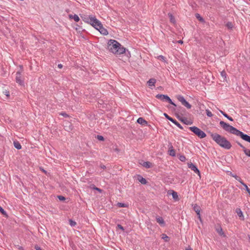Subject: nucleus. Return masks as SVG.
Segmentation results:
<instances>
[{"label":"nucleus","instance_id":"a18cd8bd","mask_svg":"<svg viewBox=\"0 0 250 250\" xmlns=\"http://www.w3.org/2000/svg\"><path fill=\"white\" fill-rule=\"evenodd\" d=\"M35 249L36 250H42L41 248L37 245L35 246Z\"/></svg>","mask_w":250,"mask_h":250},{"label":"nucleus","instance_id":"423d86ee","mask_svg":"<svg viewBox=\"0 0 250 250\" xmlns=\"http://www.w3.org/2000/svg\"><path fill=\"white\" fill-rule=\"evenodd\" d=\"M156 98L158 99L161 100L163 101H167L170 103V104L176 106V104L172 101L171 99L167 95H163V94H157L156 96Z\"/></svg>","mask_w":250,"mask_h":250},{"label":"nucleus","instance_id":"a19ab883","mask_svg":"<svg viewBox=\"0 0 250 250\" xmlns=\"http://www.w3.org/2000/svg\"><path fill=\"white\" fill-rule=\"evenodd\" d=\"M0 212L2 214H6V212L4 211V210L0 206Z\"/></svg>","mask_w":250,"mask_h":250},{"label":"nucleus","instance_id":"c85d7f7f","mask_svg":"<svg viewBox=\"0 0 250 250\" xmlns=\"http://www.w3.org/2000/svg\"><path fill=\"white\" fill-rule=\"evenodd\" d=\"M236 212L237 213V215H238L239 217H243V212L239 208H237L236 209Z\"/></svg>","mask_w":250,"mask_h":250},{"label":"nucleus","instance_id":"1a4fd4ad","mask_svg":"<svg viewBox=\"0 0 250 250\" xmlns=\"http://www.w3.org/2000/svg\"><path fill=\"white\" fill-rule=\"evenodd\" d=\"M97 28L98 29H96L98 30L102 34L104 35H107L108 34L107 30L103 26L102 23L101 25H100Z\"/></svg>","mask_w":250,"mask_h":250},{"label":"nucleus","instance_id":"4be33fe9","mask_svg":"<svg viewBox=\"0 0 250 250\" xmlns=\"http://www.w3.org/2000/svg\"><path fill=\"white\" fill-rule=\"evenodd\" d=\"M171 194H172L173 198L174 200H177L178 199V196L177 193L176 192H175L174 191H172Z\"/></svg>","mask_w":250,"mask_h":250},{"label":"nucleus","instance_id":"58836bf2","mask_svg":"<svg viewBox=\"0 0 250 250\" xmlns=\"http://www.w3.org/2000/svg\"><path fill=\"white\" fill-rule=\"evenodd\" d=\"M217 232L220 234L223 235V232H222V229L221 228L218 229H217Z\"/></svg>","mask_w":250,"mask_h":250},{"label":"nucleus","instance_id":"c756f323","mask_svg":"<svg viewBox=\"0 0 250 250\" xmlns=\"http://www.w3.org/2000/svg\"><path fill=\"white\" fill-rule=\"evenodd\" d=\"M157 58L158 59L164 62H166V58L164 56H162V55H160V56H158L157 57Z\"/></svg>","mask_w":250,"mask_h":250},{"label":"nucleus","instance_id":"b1692460","mask_svg":"<svg viewBox=\"0 0 250 250\" xmlns=\"http://www.w3.org/2000/svg\"><path fill=\"white\" fill-rule=\"evenodd\" d=\"M162 238L165 241L168 242L169 240V237L166 234H162Z\"/></svg>","mask_w":250,"mask_h":250},{"label":"nucleus","instance_id":"2f4dec72","mask_svg":"<svg viewBox=\"0 0 250 250\" xmlns=\"http://www.w3.org/2000/svg\"><path fill=\"white\" fill-rule=\"evenodd\" d=\"M117 205L120 208H125L127 207V205L126 204L122 203H118L117 204Z\"/></svg>","mask_w":250,"mask_h":250},{"label":"nucleus","instance_id":"9d476101","mask_svg":"<svg viewBox=\"0 0 250 250\" xmlns=\"http://www.w3.org/2000/svg\"><path fill=\"white\" fill-rule=\"evenodd\" d=\"M188 167L195 173H197L199 175H200V171L195 165L191 163L188 164Z\"/></svg>","mask_w":250,"mask_h":250},{"label":"nucleus","instance_id":"393cba45","mask_svg":"<svg viewBox=\"0 0 250 250\" xmlns=\"http://www.w3.org/2000/svg\"><path fill=\"white\" fill-rule=\"evenodd\" d=\"M221 75L223 81H226L227 78V74L225 71H223L221 72Z\"/></svg>","mask_w":250,"mask_h":250},{"label":"nucleus","instance_id":"49530a36","mask_svg":"<svg viewBox=\"0 0 250 250\" xmlns=\"http://www.w3.org/2000/svg\"><path fill=\"white\" fill-rule=\"evenodd\" d=\"M94 189H96L97 187H95L94 185H92L90 187Z\"/></svg>","mask_w":250,"mask_h":250},{"label":"nucleus","instance_id":"ea45409f","mask_svg":"<svg viewBox=\"0 0 250 250\" xmlns=\"http://www.w3.org/2000/svg\"><path fill=\"white\" fill-rule=\"evenodd\" d=\"M58 197L59 199L61 201H64L65 199V197L62 196H58Z\"/></svg>","mask_w":250,"mask_h":250},{"label":"nucleus","instance_id":"4468645a","mask_svg":"<svg viewBox=\"0 0 250 250\" xmlns=\"http://www.w3.org/2000/svg\"><path fill=\"white\" fill-rule=\"evenodd\" d=\"M69 18L70 19H73L76 22H78L80 21V18L77 15H69Z\"/></svg>","mask_w":250,"mask_h":250},{"label":"nucleus","instance_id":"f704fd0d","mask_svg":"<svg viewBox=\"0 0 250 250\" xmlns=\"http://www.w3.org/2000/svg\"><path fill=\"white\" fill-rule=\"evenodd\" d=\"M226 26L229 29H231L233 27V24L231 22H229L226 24Z\"/></svg>","mask_w":250,"mask_h":250},{"label":"nucleus","instance_id":"412c9836","mask_svg":"<svg viewBox=\"0 0 250 250\" xmlns=\"http://www.w3.org/2000/svg\"><path fill=\"white\" fill-rule=\"evenodd\" d=\"M142 165L146 168H149L151 167L152 164L149 162H144Z\"/></svg>","mask_w":250,"mask_h":250},{"label":"nucleus","instance_id":"f257e3e1","mask_svg":"<svg viewBox=\"0 0 250 250\" xmlns=\"http://www.w3.org/2000/svg\"><path fill=\"white\" fill-rule=\"evenodd\" d=\"M220 125L226 131H228L236 136H240L243 140L250 143V136L244 134L242 132L239 131L236 128L224 122V121H220Z\"/></svg>","mask_w":250,"mask_h":250},{"label":"nucleus","instance_id":"e433bc0d","mask_svg":"<svg viewBox=\"0 0 250 250\" xmlns=\"http://www.w3.org/2000/svg\"><path fill=\"white\" fill-rule=\"evenodd\" d=\"M3 93L6 95L7 97H9V92L8 91H7V90H5L4 91H3Z\"/></svg>","mask_w":250,"mask_h":250},{"label":"nucleus","instance_id":"473e14b6","mask_svg":"<svg viewBox=\"0 0 250 250\" xmlns=\"http://www.w3.org/2000/svg\"><path fill=\"white\" fill-rule=\"evenodd\" d=\"M179 159L182 162H185L186 160V157L184 155H180Z\"/></svg>","mask_w":250,"mask_h":250},{"label":"nucleus","instance_id":"f03ea898","mask_svg":"<svg viewBox=\"0 0 250 250\" xmlns=\"http://www.w3.org/2000/svg\"><path fill=\"white\" fill-rule=\"evenodd\" d=\"M108 49L115 55H121L125 53L126 49L119 42L114 40H110L108 42Z\"/></svg>","mask_w":250,"mask_h":250},{"label":"nucleus","instance_id":"6e6552de","mask_svg":"<svg viewBox=\"0 0 250 250\" xmlns=\"http://www.w3.org/2000/svg\"><path fill=\"white\" fill-rule=\"evenodd\" d=\"M164 115L168 120H169L171 122H172V123H173L178 127H179L181 129L183 128L181 125L178 122H177L175 120L173 119L171 117H169L167 113H164Z\"/></svg>","mask_w":250,"mask_h":250},{"label":"nucleus","instance_id":"9b49d317","mask_svg":"<svg viewBox=\"0 0 250 250\" xmlns=\"http://www.w3.org/2000/svg\"><path fill=\"white\" fill-rule=\"evenodd\" d=\"M16 80L17 83L20 85L23 84V81L21 80V74L20 72H17L16 73Z\"/></svg>","mask_w":250,"mask_h":250},{"label":"nucleus","instance_id":"3c124183","mask_svg":"<svg viewBox=\"0 0 250 250\" xmlns=\"http://www.w3.org/2000/svg\"><path fill=\"white\" fill-rule=\"evenodd\" d=\"M185 250H193L192 249H191L190 248H188V249H186Z\"/></svg>","mask_w":250,"mask_h":250},{"label":"nucleus","instance_id":"603ef678","mask_svg":"<svg viewBox=\"0 0 250 250\" xmlns=\"http://www.w3.org/2000/svg\"><path fill=\"white\" fill-rule=\"evenodd\" d=\"M101 168H105V166H104V165L102 166H101Z\"/></svg>","mask_w":250,"mask_h":250},{"label":"nucleus","instance_id":"a211bd4d","mask_svg":"<svg viewBox=\"0 0 250 250\" xmlns=\"http://www.w3.org/2000/svg\"><path fill=\"white\" fill-rule=\"evenodd\" d=\"M157 222L161 225H165V222L164 219L161 217H158L156 218Z\"/></svg>","mask_w":250,"mask_h":250},{"label":"nucleus","instance_id":"bb28decb","mask_svg":"<svg viewBox=\"0 0 250 250\" xmlns=\"http://www.w3.org/2000/svg\"><path fill=\"white\" fill-rule=\"evenodd\" d=\"M241 184L245 188L246 190L249 193V194L250 196V189L248 187L247 185L245 184L244 182H241Z\"/></svg>","mask_w":250,"mask_h":250},{"label":"nucleus","instance_id":"37998d69","mask_svg":"<svg viewBox=\"0 0 250 250\" xmlns=\"http://www.w3.org/2000/svg\"><path fill=\"white\" fill-rule=\"evenodd\" d=\"M60 115H61L65 117H67L68 116V115L65 112H62L60 113Z\"/></svg>","mask_w":250,"mask_h":250},{"label":"nucleus","instance_id":"09e8293b","mask_svg":"<svg viewBox=\"0 0 250 250\" xmlns=\"http://www.w3.org/2000/svg\"><path fill=\"white\" fill-rule=\"evenodd\" d=\"M96 190H98V191H99L100 192H102V190L101 189H100L99 188H97L96 189Z\"/></svg>","mask_w":250,"mask_h":250},{"label":"nucleus","instance_id":"0eeeda50","mask_svg":"<svg viewBox=\"0 0 250 250\" xmlns=\"http://www.w3.org/2000/svg\"><path fill=\"white\" fill-rule=\"evenodd\" d=\"M177 99L187 108L190 109L191 108V105L185 99L183 96L179 95Z\"/></svg>","mask_w":250,"mask_h":250},{"label":"nucleus","instance_id":"79ce46f5","mask_svg":"<svg viewBox=\"0 0 250 250\" xmlns=\"http://www.w3.org/2000/svg\"><path fill=\"white\" fill-rule=\"evenodd\" d=\"M238 145L243 149V151H244V149H246V148L244 146L241 144L238 143Z\"/></svg>","mask_w":250,"mask_h":250},{"label":"nucleus","instance_id":"72a5a7b5","mask_svg":"<svg viewBox=\"0 0 250 250\" xmlns=\"http://www.w3.org/2000/svg\"><path fill=\"white\" fill-rule=\"evenodd\" d=\"M206 111L207 115L208 117H211L213 116V114H212V113L208 109H206Z\"/></svg>","mask_w":250,"mask_h":250},{"label":"nucleus","instance_id":"2eb2a0df","mask_svg":"<svg viewBox=\"0 0 250 250\" xmlns=\"http://www.w3.org/2000/svg\"><path fill=\"white\" fill-rule=\"evenodd\" d=\"M138 180L141 184L144 185L146 184L147 183L146 179L144 178L141 175L138 176Z\"/></svg>","mask_w":250,"mask_h":250},{"label":"nucleus","instance_id":"5fc2aeb1","mask_svg":"<svg viewBox=\"0 0 250 250\" xmlns=\"http://www.w3.org/2000/svg\"><path fill=\"white\" fill-rule=\"evenodd\" d=\"M19 249H20V250H23L22 248V247H20Z\"/></svg>","mask_w":250,"mask_h":250},{"label":"nucleus","instance_id":"f8f14e48","mask_svg":"<svg viewBox=\"0 0 250 250\" xmlns=\"http://www.w3.org/2000/svg\"><path fill=\"white\" fill-rule=\"evenodd\" d=\"M137 123L142 125L147 126V122L142 117H140L137 121Z\"/></svg>","mask_w":250,"mask_h":250},{"label":"nucleus","instance_id":"6ab92c4d","mask_svg":"<svg viewBox=\"0 0 250 250\" xmlns=\"http://www.w3.org/2000/svg\"><path fill=\"white\" fill-rule=\"evenodd\" d=\"M14 146L15 147L18 149H21V146L18 141H14Z\"/></svg>","mask_w":250,"mask_h":250},{"label":"nucleus","instance_id":"c9c22d12","mask_svg":"<svg viewBox=\"0 0 250 250\" xmlns=\"http://www.w3.org/2000/svg\"><path fill=\"white\" fill-rule=\"evenodd\" d=\"M69 224L71 226L74 227L76 225V223L75 221L70 219L69 220Z\"/></svg>","mask_w":250,"mask_h":250},{"label":"nucleus","instance_id":"de8ad7c7","mask_svg":"<svg viewBox=\"0 0 250 250\" xmlns=\"http://www.w3.org/2000/svg\"><path fill=\"white\" fill-rule=\"evenodd\" d=\"M58 66L59 68H62V64H59Z\"/></svg>","mask_w":250,"mask_h":250},{"label":"nucleus","instance_id":"dca6fc26","mask_svg":"<svg viewBox=\"0 0 250 250\" xmlns=\"http://www.w3.org/2000/svg\"><path fill=\"white\" fill-rule=\"evenodd\" d=\"M156 82V79L152 78V79H149L147 83L149 86H152V85H154Z\"/></svg>","mask_w":250,"mask_h":250},{"label":"nucleus","instance_id":"8fccbe9b","mask_svg":"<svg viewBox=\"0 0 250 250\" xmlns=\"http://www.w3.org/2000/svg\"><path fill=\"white\" fill-rule=\"evenodd\" d=\"M177 42L181 44H182L183 43V42L182 40H179V41H177Z\"/></svg>","mask_w":250,"mask_h":250},{"label":"nucleus","instance_id":"a878e982","mask_svg":"<svg viewBox=\"0 0 250 250\" xmlns=\"http://www.w3.org/2000/svg\"><path fill=\"white\" fill-rule=\"evenodd\" d=\"M195 17L201 22H204V20L199 14H196Z\"/></svg>","mask_w":250,"mask_h":250},{"label":"nucleus","instance_id":"20e7f679","mask_svg":"<svg viewBox=\"0 0 250 250\" xmlns=\"http://www.w3.org/2000/svg\"><path fill=\"white\" fill-rule=\"evenodd\" d=\"M211 136L212 139L221 147L227 149L230 148L231 146L230 143L225 137L216 133L212 134Z\"/></svg>","mask_w":250,"mask_h":250},{"label":"nucleus","instance_id":"f3484780","mask_svg":"<svg viewBox=\"0 0 250 250\" xmlns=\"http://www.w3.org/2000/svg\"><path fill=\"white\" fill-rule=\"evenodd\" d=\"M168 17L170 19V21L171 23H172L173 24H175L176 23V21L175 20V18L174 17H173V16L172 15V14L170 13H169L168 14Z\"/></svg>","mask_w":250,"mask_h":250},{"label":"nucleus","instance_id":"7c9ffc66","mask_svg":"<svg viewBox=\"0 0 250 250\" xmlns=\"http://www.w3.org/2000/svg\"><path fill=\"white\" fill-rule=\"evenodd\" d=\"M244 152L247 156L250 157V149H247V148L245 149Z\"/></svg>","mask_w":250,"mask_h":250},{"label":"nucleus","instance_id":"864d4df0","mask_svg":"<svg viewBox=\"0 0 250 250\" xmlns=\"http://www.w3.org/2000/svg\"><path fill=\"white\" fill-rule=\"evenodd\" d=\"M199 104V105H200V108H201V106H204V104Z\"/></svg>","mask_w":250,"mask_h":250},{"label":"nucleus","instance_id":"5701e85b","mask_svg":"<svg viewBox=\"0 0 250 250\" xmlns=\"http://www.w3.org/2000/svg\"><path fill=\"white\" fill-rule=\"evenodd\" d=\"M220 112L224 115V117H225L226 118H228L229 120H230L231 121H233V119L231 117L229 116L228 115V114H227L226 113H225V112H224L222 110H220Z\"/></svg>","mask_w":250,"mask_h":250},{"label":"nucleus","instance_id":"7ed1b4c3","mask_svg":"<svg viewBox=\"0 0 250 250\" xmlns=\"http://www.w3.org/2000/svg\"><path fill=\"white\" fill-rule=\"evenodd\" d=\"M81 18L83 20V21L91 25H92L93 27H94L96 29H98L97 28L101 25V22L99 21L95 16L92 15H80Z\"/></svg>","mask_w":250,"mask_h":250},{"label":"nucleus","instance_id":"aec40b11","mask_svg":"<svg viewBox=\"0 0 250 250\" xmlns=\"http://www.w3.org/2000/svg\"><path fill=\"white\" fill-rule=\"evenodd\" d=\"M169 154L172 156H175V150L173 149V147L172 146H170V147H169Z\"/></svg>","mask_w":250,"mask_h":250},{"label":"nucleus","instance_id":"4c0bfd02","mask_svg":"<svg viewBox=\"0 0 250 250\" xmlns=\"http://www.w3.org/2000/svg\"><path fill=\"white\" fill-rule=\"evenodd\" d=\"M97 138L100 141H104V138L102 136L98 135Z\"/></svg>","mask_w":250,"mask_h":250},{"label":"nucleus","instance_id":"39448f33","mask_svg":"<svg viewBox=\"0 0 250 250\" xmlns=\"http://www.w3.org/2000/svg\"><path fill=\"white\" fill-rule=\"evenodd\" d=\"M189 129L200 138H204L206 137V134L196 126L190 127Z\"/></svg>","mask_w":250,"mask_h":250},{"label":"nucleus","instance_id":"cd10ccee","mask_svg":"<svg viewBox=\"0 0 250 250\" xmlns=\"http://www.w3.org/2000/svg\"><path fill=\"white\" fill-rule=\"evenodd\" d=\"M233 177H234L236 180H237V181H238L241 184V182H243L242 181V180H241V179L238 176H237L236 175H233V174H231V175Z\"/></svg>","mask_w":250,"mask_h":250},{"label":"nucleus","instance_id":"ddd939ff","mask_svg":"<svg viewBox=\"0 0 250 250\" xmlns=\"http://www.w3.org/2000/svg\"><path fill=\"white\" fill-rule=\"evenodd\" d=\"M193 209L194 211L196 212L197 214L198 215V218L200 219V220H201V216L200 214V208L199 206H198L197 205H195L193 207Z\"/></svg>","mask_w":250,"mask_h":250},{"label":"nucleus","instance_id":"c03bdc74","mask_svg":"<svg viewBox=\"0 0 250 250\" xmlns=\"http://www.w3.org/2000/svg\"><path fill=\"white\" fill-rule=\"evenodd\" d=\"M117 227H118V228H119V229H122V230H124V228H123V227L121 225H120V224H118V225H117Z\"/></svg>","mask_w":250,"mask_h":250}]
</instances>
